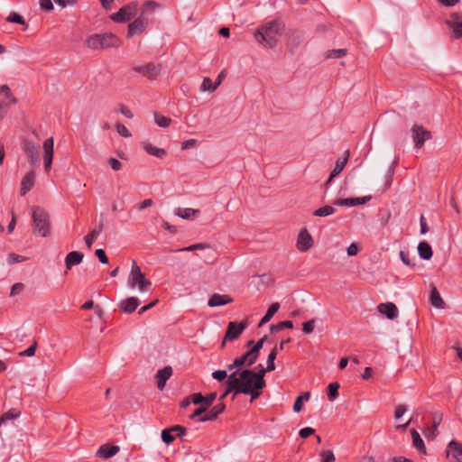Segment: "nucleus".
I'll use <instances>...</instances> for the list:
<instances>
[{
  "label": "nucleus",
  "instance_id": "obj_1",
  "mask_svg": "<svg viewBox=\"0 0 462 462\" xmlns=\"http://www.w3.org/2000/svg\"><path fill=\"white\" fill-rule=\"evenodd\" d=\"M265 380L256 376L254 371L245 369L242 372L235 371L230 374V390H236V393L249 394L251 401L257 399L265 387Z\"/></svg>",
  "mask_w": 462,
  "mask_h": 462
},
{
  "label": "nucleus",
  "instance_id": "obj_2",
  "mask_svg": "<svg viewBox=\"0 0 462 462\" xmlns=\"http://www.w3.org/2000/svg\"><path fill=\"white\" fill-rule=\"evenodd\" d=\"M284 29L283 23L274 20L259 27L254 32V38L263 47L273 48Z\"/></svg>",
  "mask_w": 462,
  "mask_h": 462
},
{
  "label": "nucleus",
  "instance_id": "obj_3",
  "mask_svg": "<svg viewBox=\"0 0 462 462\" xmlns=\"http://www.w3.org/2000/svg\"><path fill=\"white\" fill-rule=\"evenodd\" d=\"M32 233L46 237L51 234L50 215L40 207L32 208Z\"/></svg>",
  "mask_w": 462,
  "mask_h": 462
},
{
  "label": "nucleus",
  "instance_id": "obj_4",
  "mask_svg": "<svg viewBox=\"0 0 462 462\" xmlns=\"http://www.w3.org/2000/svg\"><path fill=\"white\" fill-rule=\"evenodd\" d=\"M86 44L92 50L117 48L121 45V41L117 36L111 32L96 33L90 35L86 40Z\"/></svg>",
  "mask_w": 462,
  "mask_h": 462
},
{
  "label": "nucleus",
  "instance_id": "obj_5",
  "mask_svg": "<svg viewBox=\"0 0 462 462\" xmlns=\"http://www.w3.org/2000/svg\"><path fill=\"white\" fill-rule=\"evenodd\" d=\"M127 282L131 289L137 288L140 291H147L152 286L151 281L145 278L135 261H133Z\"/></svg>",
  "mask_w": 462,
  "mask_h": 462
},
{
  "label": "nucleus",
  "instance_id": "obj_6",
  "mask_svg": "<svg viewBox=\"0 0 462 462\" xmlns=\"http://www.w3.org/2000/svg\"><path fill=\"white\" fill-rule=\"evenodd\" d=\"M138 2H131L121 7L116 13L110 14V19L118 23H123L131 21L134 18L138 12Z\"/></svg>",
  "mask_w": 462,
  "mask_h": 462
},
{
  "label": "nucleus",
  "instance_id": "obj_7",
  "mask_svg": "<svg viewBox=\"0 0 462 462\" xmlns=\"http://www.w3.org/2000/svg\"><path fill=\"white\" fill-rule=\"evenodd\" d=\"M149 25V19L145 16L144 13L142 12L133 22L127 26L126 37L132 38L135 35L143 34Z\"/></svg>",
  "mask_w": 462,
  "mask_h": 462
},
{
  "label": "nucleus",
  "instance_id": "obj_8",
  "mask_svg": "<svg viewBox=\"0 0 462 462\" xmlns=\"http://www.w3.org/2000/svg\"><path fill=\"white\" fill-rule=\"evenodd\" d=\"M21 148L28 157L31 164L36 166L39 162V144L27 137H23L22 139Z\"/></svg>",
  "mask_w": 462,
  "mask_h": 462
},
{
  "label": "nucleus",
  "instance_id": "obj_9",
  "mask_svg": "<svg viewBox=\"0 0 462 462\" xmlns=\"http://www.w3.org/2000/svg\"><path fill=\"white\" fill-rule=\"evenodd\" d=\"M0 94L4 95V97H0V120H2L7 115L10 105L16 104L17 99L13 96L7 85L0 87Z\"/></svg>",
  "mask_w": 462,
  "mask_h": 462
},
{
  "label": "nucleus",
  "instance_id": "obj_10",
  "mask_svg": "<svg viewBox=\"0 0 462 462\" xmlns=\"http://www.w3.org/2000/svg\"><path fill=\"white\" fill-rule=\"evenodd\" d=\"M411 131L414 146L417 149L421 148L426 141L432 138L431 133L425 129L422 125H414Z\"/></svg>",
  "mask_w": 462,
  "mask_h": 462
},
{
  "label": "nucleus",
  "instance_id": "obj_11",
  "mask_svg": "<svg viewBox=\"0 0 462 462\" xmlns=\"http://www.w3.org/2000/svg\"><path fill=\"white\" fill-rule=\"evenodd\" d=\"M132 69L151 80L155 79L161 73L162 66L153 62H149L144 65L134 66Z\"/></svg>",
  "mask_w": 462,
  "mask_h": 462
},
{
  "label": "nucleus",
  "instance_id": "obj_12",
  "mask_svg": "<svg viewBox=\"0 0 462 462\" xmlns=\"http://www.w3.org/2000/svg\"><path fill=\"white\" fill-rule=\"evenodd\" d=\"M245 328L246 323H236L233 321L229 322L227 325L226 335L221 343V347L223 348L225 346L226 341H232L234 339H236L243 333Z\"/></svg>",
  "mask_w": 462,
  "mask_h": 462
},
{
  "label": "nucleus",
  "instance_id": "obj_13",
  "mask_svg": "<svg viewBox=\"0 0 462 462\" xmlns=\"http://www.w3.org/2000/svg\"><path fill=\"white\" fill-rule=\"evenodd\" d=\"M313 246V238L306 228L300 231L297 238L296 247L300 252H307Z\"/></svg>",
  "mask_w": 462,
  "mask_h": 462
},
{
  "label": "nucleus",
  "instance_id": "obj_14",
  "mask_svg": "<svg viewBox=\"0 0 462 462\" xmlns=\"http://www.w3.org/2000/svg\"><path fill=\"white\" fill-rule=\"evenodd\" d=\"M53 145L54 140L52 137L46 139L43 142V162H44V169L47 172L50 171L53 161Z\"/></svg>",
  "mask_w": 462,
  "mask_h": 462
},
{
  "label": "nucleus",
  "instance_id": "obj_15",
  "mask_svg": "<svg viewBox=\"0 0 462 462\" xmlns=\"http://www.w3.org/2000/svg\"><path fill=\"white\" fill-rule=\"evenodd\" d=\"M371 199L370 196H365L360 198H349V199H337L333 201V205L338 207H355L358 205H364Z\"/></svg>",
  "mask_w": 462,
  "mask_h": 462
},
{
  "label": "nucleus",
  "instance_id": "obj_16",
  "mask_svg": "<svg viewBox=\"0 0 462 462\" xmlns=\"http://www.w3.org/2000/svg\"><path fill=\"white\" fill-rule=\"evenodd\" d=\"M303 42V33L297 30H291L288 33L287 46L290 51H293Z\"/></svg>",
  "mask_w": 462,
  "mask_h": 462
},
{
  "label": "nucleus",
  "instance_id": "obj_17",
  "mask_svg": "<svg viewBox=\"0 0 462 462\" xmlns=\"http://www.w3.org/2000/svg\"><path fill=\"white\" fill-rule=\"evenodd\" d=\"M172 375V368L171 365H166L162 369L157 371L155 378L157 387L162 390L165 387L167 380Z\"/></svg>",
  "mask_w": 462,
  "mask_h": 462
},
{
  "label": "nucleus",
  "instance_id": "obj_18",
  "mask_svg": "<svg viewBox=\"0 0 462 462\" xmlns=\"http://www.w3.org/2000/svg\"><path fill=\"white\" fill-rule=\"evenodd\" d=\"M226 409V405L224 402H219L215 405L211 410L207 411V413L198 419L199 422L211 421L217 418L219 414H221Z\"/></svg>",
  "mask_w": 462,
  "mask_h": 462
},
{
  "label": "nucleus",
  "instance_id": "obj_19",
  "mask_svg": "<svg viewBox=\"0 0 462 462\" xmlns=\"http://www.w3.org/2000/svg\"><path fill=\"white\" fill-rule=\"evenodd\" d=\"M139 306V300L136 297L126 298L119 303L118 307L124 313L131 314Z\"/></svg>",
  "mask_w": 462,
  "mask_h": 462
},
{
  "label": "nucleus",
  "instance_id": "obj_20",
  "mask_svg": "<svg viewBox=\"0 0 462 462\" xmlns=\"http://www.w3.org/2000/svg\"><path fill=\"white\" fill-rule=\"evenodd\" d=\"M233 301V298L227 294L214 293L208 300L209 307H219Z\"/></svg>",
  "mask_w": 462,
  "mask_h": 462
},
{
  "label": "nucleus",
  "instance_id": "obj_21",
  "mask_svg": "<svg viewBox=\"0 0 462 462\" xmlns=\"http://www.w3.org/2000/svg\"><path fill=\"white\" fill-rule=\"evenodd\" d=\"M120 448L118 446H111L109 444H104L99 447L97 451V457L105 459L110 458L119 452Z\"/></svg>",
  "mask_w": 462,
  "mask_h": 462
},
{
  "label": "nucleus",
  "instance_id": "obj_22",
  "mask_svg": "<svg viewBox=\"0 0 462 462\" xmlns=\"http://www.w3.org/2000/svg\"><path fill=\"white\" fill-rule=\"evenodd\" d=\"M377 309L381 314L385 315L389 319H394L398 316V309L392 302L381 303Z\"/></svg>",
  "mask_w": 462,
  "mask_h": 462
},
{
  "label": "nucleus",
  "instance_id": "obj_23",
  "mask_svg": "<svg viewBox=\"0 0 462 462\" xmlns=\"http://www.w3.org/2000/svg\"><path fill=\"white\" fill-rule=\"evenodd\" d=\"M84 254L78 251L69 253L65 258V265L67 270H71L75 265L79 264L83 260Z\"/></svg>",
  "mask_w": 462,
  "mask_h": 462
},
{
  "label": "nucleus",
  "instance_id": "obj_24",
  "mask_svg": "<svg viewBox=\"0 0 462 462\" xmlns=\"http://www.w3.org/2000/svg\"><path fill=\"white\" fill-rule=\"evenodd\" d=\"M35 174L32 171L28 172L22 180L20 194L21 196H24L29 190L32 189L34 184Z\"/></svg>",
  "mask_w": 462,
  "mask_h": 462
},
{
  "label": "nucleus",
  "instance_id": "obj_25",
  "mask_svg": "<svg viewBox=\"0 0 462 462\" xmlns=\"http://www.w3.org/2000/svg\"><path fill=\"white\" fill-rule=\"evenodd\" d=\"M349 152H346V156L343 159H338L336 162V165L333 169V171L330 173V176L326 182V188L330 184L333 178H335L337 175H338L345 168V165L346 164V162L348 160Z\"/></svg>",
  "mask_w": 462,
  "mask_h": 462
},
{
  "label": "nucleus",
  "instance_id": "obj_26",
  "mask_svg": "<svg viewBox=\"0 0 462 462\" xmlns=\"http://www.w3.org/2000/svg\"><path fill=\"white\" fill-rule=\"evenodd\" d=\"M142 147L150 155L157 158H164L166 156V151L162 148H158L149 142H143Z\"/></svg>",
  "mask_w": 462,
  "mask_h": 462
},
{
  "label": "nucleus",
  "instance_id": "obj_27",
  "mask_svg": "<svg viewBox=\"0 0 462 462\" xmlns=\"http://www.w3.org/2000/svg\"><path fill=\"white\" fill-rule=\"evenodd\" d=\"M199 209H193L189 208H178L175 209V215L183 219H192L199 215Z\"/></svg>",
  "mask_w": 462,
  "mask_h": 462
},
{
  "label": "nucleus",
  "instance_id": "obj_28",
  "mask_svg": "<svg viewBox=\"0 0 462 462\" xmlns=\"http://www.w3.org/2000/svg\"><path fill=\"white\" fill-rule=\"evenodd\" d=\"M433 424L430 429L425 432V435L428 439H434L437 436V428L440 424L442 420V413L434 412L432 414Z\"/></svg>",
  "mask_w": 462,
  "mask_h": 462
},
{
  "label": "nucleus",
  "instance_id": "obj_29",
  "mask_svg": "<svg viewBox=\"0 0 462 462\" xmlns=\"http://www.w3.org/2000/svg\"><path fill=\"white\" fill-rule=\"evenodd\" d=\"M104 228V223L101 221L97 227L94 228L85 236V243L88 249L92 247V245L96 238L102 233Z\"/></svg>",
  "mask_w": 462,
  "mask_h": 462
},
{
  "label": "nucleus",
  "instance_id": "obj_30",
  "mask_svg": "<svg viewBox=\"0 0 462 462\" xmlns=\"http://www.w3.org/2000/svg\"><path fill=\"white\" fill-rule=\"evenodd\" d=\"M418 253L423 260H430L432 257V249L428 242H420L418 245Z\"/></svg>",
  "mask_w": 462,
  "mask_h": 462
},
{
  "label": "nucleus",
  "instance_id": "obj_31",
  "mask_svg": "<svg viewBox=\"0 0 462 462\" xmlns=\"http://www.w3.org/2000/svg\"><path fill=\"white\" fill-rule=\"evenodd\" d=\"M430 303L432 306L438 309H444L445 308V302L442 300L439 292L438 291L436 287H432L430 291Z\"/></svg>",
  "mask_w": 462,
  "mask_h": 462
},
{
  "label": "nucleus",
  "instance_id": "obj_32",
  "mask_svg": "<svg viewBox=\"0 0 462 462\" xmlns=\"http://www.w3.org/2000/svg\"><path fill=\"white\" fill-rule=\"evenodd\" d=\"M279 309H280V304L278 302L273 303L267 310L265 315L262 318L261 321L259 322L258 327H262L263 325L269 322L271 320V319L273 317V315L279 310Z\"/></svg>",
  "mask_w": 462,
  "mask_h": 462
},
{
  "label": "nucleus",
  "instance_id": "obj_33",
  "mask_svg": "<svg viewBox=\"0 0 462 462\" xmlns=\"http://www.w3.org/2000/svg\"><path fill=\"white\" fill-rule=\"evenodd\" d=\"M411 439H412V445L414 448H416L418 450L423 452V453H426V448H425V445H424V442L422 440V439L420 438L419 432L412 429L411 430Z\"/></svg>",
  "mask_w": 462,
  "mask_h": 462
},
{
  "label": "nucleus",
  "instance_id": "obj_34",
  "mask_svg": "<svg viewBox=\"0 0 462 462\" xmlns=\"http://www.w3.org/2000/svg\"><path fill=\"white\" fill-rule=\"evenodd\" d=\"M335 212L336 208L334 207L326 205L315 210L313 215L316 217H328L334 214Z\"/></svg>",
  "mask_w": 462,
  "mask_h": 462
},
{
  "label": "nucleus",
  "instance_id": "obj_35",
  "mask_svg": "<svg viewBox=\"0 0 462 462\" xmlns=\"http://www.w3.org/2000/svg\"><path fill=\"white\" fill-rule=\"evenodd\" d=\"M277 355H278V346H274L271 350V352L267 357V366H266L267 371H273L275 369L274 360L276 359Z\"/></svg>",
  "mask_w": 462,
  "mask_h": 462
},
{
  "label": "nucleus",
  "instance_id": "obj_36",
  "mask_svg": "<svg viewBox=\"0 0 462 462\" xmlns=\"http://www.w3.org/2000/svg\"><path fill=\"white\" fill-rule=\"evenodd\" d=\"M340 385L337 382H334V383H330L328 386V398L329 401H334L337 398L338 396V389H339Z\"/></svg>",
  "mask_w": 462,
  "mask_h": 462
},
{
  "label": "nucleus",
  "instance_id": "obj_37",
  "mask_svg": "<svg viewBox=\"0 0 462 462\" xmlns=\"http://www.w3.org/2000/svg\"><path fill=\"white\" fill-rule=\"evenodd\" d=\"M293 328V323L292 321L291 320H284V321H282V322H279L277 324H273L271 327H270V330L272 333H275V332H278L283 328Z\"/></svg>",
  "mask_w": 462,
  "mask_h": 462
},
{
  "label": "nucleus",
  "instance_id": "obj_38",
  "mask_svg": "<svg viewBox=\"0 0 462 462\" xmlns=\"http://www.w3.org/2000/svg\"><path fill=\"white\" fill-rule=\"evenodd\" d=\"M154 121L158 126L164 128L168 127L171 123L170 117H166L159 113H154Z\"/></svg>",
  "mask_w": 462,
  "mask_h": 462
},
{
  "label": "nucleus",
  "instance_id": "obj_39",
  "mask_svg": "<svg viewBox=\"0 0 462 462\" xmlns=\"http://www.w3.org/2000/svg\"><path fill=\"white\" fill-rule=\"evenodd\" d=\"M175 436L173 431L171 430V427L162 430V440L166 444H171L174 441Z\"/></svg>",
  "mask_w": 462,
  "mask_h": 462
},
{
  "label": "nucleus",
  "instance_id": "obj_40",
  "mask_svg": "<svg viewBox=\"0 0 462 462\" xmlns=\"http://www.w3.org/2000/svg\"><path fill=\"white\" fill-rule=\"evenodd\" d=\"M217 84L213 83L209 78H205L203 79V82L201 85L202 91L213 92L217 89Z\"/></svg>",
  "mask_w": 462,
  "mask_h": 462
},
{
  "label": "nucleus",
  "instance_id": "obj_41",
  "mask_svg": "<svg viewBox=\"0 0 462 462\" xmlns=\"http://www.w3.org/2000/svg\"><path fill=\"white\" fill-rule=\"evenodd\" d=\"M6 21L9 22V23H18V24H22V25L25 24V21L23 18V16L18 14H16V13H14V12L11 13L6 17Z\"/></svg>",
  "mask_w": 462,
  "mask_h": 462
},
{
  "label": "nucleus",
  "instance_id": "obj_42",
  "mask_svg": "<svg viewBox=\"0 0 462 462\" xmlns=\"http://www.w3.org/2000/svg\"><path fill=\"white\" fill-rule=\"evenodd\" d=\"M226 391L223 393V394H221V396L219 397V402H223L224 399L229 394V393H233V396H232V399H235V397L238 394V393H236V390H230L229 391V387H230V374L228 375V378L226 382Z\"/></svg>",
  "mask_w": 462,
  "mask_h": 462
},
{
  "label": "nucleus",
  "instance_id": "obj_43",
  "mask_svg": "<svg viewBox=\"0 0 462 462\" xmlns=\"http://www.w3.org/2000/svg\"><path fill=\"white\" fill-rule=\"evenodd\" d=\"M400 258L402 260V262L407 265V266H411V267H414L415 266V263H413V258H411L409 254V253H405L403 251H401L400 252Z\"/></svg>",
  "mask_w": 462,
  "mask_h": 462
},
{
  "label": "nucleus",
  "instance_id": "obj_44",
  "mask_svg": "<svg viewBox=\"0 0 462 462\" xmlns=\"http://www.w3.org/2000/svg\"><path fill=\"white\" fill-rule=\"evenodd\" d=\"M322 462H335L336 457L332 450H323L320 452Z\"/></svg>",
  "mask_w": 462,
  "mask_h": 462
},
{
  "label": "nucleus",
  "instance_id": "obj_45",
  "mask_svg": "<svg viewBox=\"0 0 462 462\" xmlns=\"http://www.w3.org/2000/svg\"><path fill=\"white\" fill-rule=\"evenodd\" d=\"M116 131H117L118 134H120L121 136L126 137V138L132 136V134L129 132V130L124 125H122L120 123H116Z\"/></svg>",
  "mask_w": 462,
  "mask_h": 462
},
{
  "label": "nucleus",
  "instance_id": "obj_46",
  "mask_svg": "<svg viewBox=\"0 0 462 462\" xmlns=\"http://www.w3.org/2000/svg\"><path fill=\"white\" fill-rule=\"evenodd\" d=\"M160 7V5L152 0L145 1L143 5V12L144 11H155Z\"/></svg>",
  "mask_w": 462,
  "mask_h": 462
},
{
  "label": "nucleus",
  "instance_id": "obj_47",
  "mask_svg": "<svg viewBox=\"0 0 462 462\" xmlns=\"http://www.w3.org/2000/svg\"><path fill=\"white\" fill-rule=\"evenodd\" d=\"M207 409H208L207 407H205L204 405H201L200 407L196 409L192 414L189 415V419L195 420L198 421L199 418L203 417L202 414L207 411Z\"/></svg>",
  "mask_w": 462,
  "mask_h": 462
},
{
  "label": "nucleus",
  "instance_id": "obj_48",
  "mask_svg": "<svg viewBox=\"0 0 462 462\" xmlns=\"http://www.w3.org/2000/svg\"><path fill=\"white\" fill-rule=\"evenodd\" d=\"M346 54V49L332 50L328 54V58L337 59V58H341V57L345 56Z\"/></svg>",
  "mask_w": 462,
  "mask_h": 462
},
{
  "label": "nucleus",
  "instance_id": "obj_49",
  "mask_svg": "<svg viewBox=\"0 0 462 462\" xmlns=\"http://www.w3.org/2000/svg\"><path fill=\"white\" fill-rule=\"evenodd\" d=\"M258 356L259 354L254 352V350L249 349L247 351V366L253 365L256 362Z\"/></svg>",
  "mask_w": 462,
  "mask_h": 462
},
{
  "label": "nucleus",
  "instance_id": "obj_50",
  "mask_svg": "<svg viewBox=\"0 0 462 462\" xmlns=\"http://www.w3.org/2000/svg\"><path fill=\"white\" fill-rule=\"evenodd\" d=\"M208 247H209L208 244L199 243V244H194L192 245H189L188 247L179 249V251H193V250H198V249H205V248H208Z\"/></svg>",
  "mask_w": 462,
  "mask_h": 462
},
{
  "label": "nucleus",
  "instance_id": "obj_51",
  "mask_svg": "<svg viewBox=\"0 0 462 462\" xmlns=\"http://www.w3.org/2000/svg\"><path fill=\"white\" fill-rule=\"evenodd\" d=\"M315 319H310L302 324V330L306 334H310L314 330Z\"/></svg>",
  "mask_w": 462,
  "mask_h": 462
},
{
  "label": "nucleus",
  "instance_id": "obj_52",
  "mask_svg": "<svg viewBox=\"0 0 462 462\" xmlns=\"http://www.w3.org/2000/svg\"><path fill=\"white\" fill-rule=\"evenodd\" d=\"M37 348V342L34 341L31 346H29L26 350L20 353V356H32L35 354Z\"/></svg>",
  "mask_w": 462,
  "mask_h": 462
},
{
  "label": "nucleus",
  "instance_id": "obj_53",
  "mask_svg": "<svg viewBox=\"0 0 462 462\" xmlns=\"http://www.w3.org/2000/svg\"><path fill=\"white\" fill-rule=\"evenodd\" d=\"M191 402L196 404V405H199V404H202L204 405V396L199 393H193L189 396Z\"/></svg>",
  "mask_w": 462,
  "mask_h": 462
},
{
  "label": "nucleus",
  "instance_id": "obj_54",
  "mask_svg": "<svg viewBox=\"0 0 462 462\" xmlns=\"http://www.w3.org/2000/svg\"><path fill=\"white\" fill-rule=\"evenodd\" d=\"M212 377L216 379L218 382L223 381L226 377L228 378L226 371V370H217L212 373Z\"/></svg>",
  "mask_w": 462,
  "mask_h": 462
},
{
  "label": "nucleus",
  "instance_id": "obj_55",
  "mask_svg": "<svg viewBox=\"0 0 462 462\" xmlns=\"http://www.w3.org/2000/svg\"><path fill=\"white\" fill-rule=\"evenodd\" d=\"M407 411V408L404 404H399L396 406L394 411V418L399 420Z\"/></svg>",
  "mask_w": 462,
  "mask_h": 462
},
{
  "label": "nucleus",
  "instance_id": "obj_56",
  "mask_svg": "<svg viewBox=\"0 0 462 462\" xmlns=\"http://www.w3.org/2000/svg\"><path fill=\"white\" fill-rule=\"evenodd\" d=\"M217 398V393H209L204 396V406L209 407Z\"/></svg>",
  "mask_w": 462,
  "mask_h": 462
},
{
  "label": "nucleus",
  "instance_id": "obj_57",
  "mask_svg": "<svg viewBox=\"0 0 462 462\" xmlns=\"http://www.w3.org/2000/svg\"><path fill=\"white\" fill-rule=\"evenodd\" d=\"M171 430L173 431V434L175 433L179 437H182L186 431L187 429L180 425H174L171 427Z\"/></svg>",
  "mask_w": 462,
  "mask_h": 462
},
{
  "label": "nucleus",
  "instance_id": "obj_58",
  "mask_svg": "<svg viewBox=\"0 0 462 462\" xmlns=\"http://www.w3.org/2000/svg\"><path fill=\"white\" fill-rule=\"evenodd\" d=\"M448 447L457 452V455L462 456V444L456 440H451Z\"/></svg>",
  "mask_w": 462,
  "mask_h": 462
},
{
  "label": "nucleus",
  "instance_id": "obj_59",
  "mask_svg": "<svg viewBox=\"0 0 462 462\" xmlns=\"http://www.w3.org/2000/svg\"><path fill=\"white\" fill-rule=\"evenodd\" d=\"M315 433V430L310 427L303 428L300 430L299 435L300 438L306 439Z\"/></svg>",
  "mask_w": 462,
  "mask_h": 462
},
{
  "label": "nucleus",
  "instance_id": "obj_60",
  "mask_svg": "<svg viewBox=\"0 0 462 462\" xmlns=\"http://www.w3.org/2000/svg\"><path fill=\"white\" fill-rule=\"evenodd\" d=\"M95 254L102 263H108V258L103 249H97Z\"/></svg>",
  "mask_w": 462,
  "mask_h": 462
},
{
  "label": "nucleus",
  "instance_id": "obj_61",
  "mask_svg": "<svg viewBox=\"0 0 462 462\" xmlns=\"http://www.w3.org/2000/svg\"><path fill=\"white\" fill-rule=\"evenodd\" d=\"M359 247L356 243H352L346 249L347 254L349 256H355L358 254Z\"/></svg>",
  "mask_w": 462,
  "mask_h": 462
},
{
  "label": "nucleus",
  "instance_id": "obj_62",
  "mask_svg": "<svg viewBox=\"0 0 462 462\" xmlns=\"http://www.w3.org/2000/svg\"><path fill=\"white\" fill-rule=\"evenodd\" d=\"M23 289V284L21 282L14 283L11 288V296H15L19 294Z\"/></svg>",
  "mask_w": 462,
  "mask_h": 462
},
{
  "label": "nucleus",
  "instance_id": "obj_63",
  "mask_svg": "<svg viewBox=\"0 0 462 462\" xmlns=\"http://www.w3.org/2000/svg\"><path fill=\"white\" fill-rule=\"evenodd\" d=\"M452 30L456 38L462 37V23H455L452 26Z\"/></svg>",
  "mask_w": 462,
  "mask_h": 462
},
{
  "label": "nucleus",
  "instance_id": "obj_64",
  "mask_svg": "<svg viewBox=\"0 0 462 462\" xmlns=\"http://www.w3.org/2000/svg\"><path fill=\"white\" fill-rule=\"evenodd\" d=\"M108 162L114 171H119L122 168V163L117 159L110 158Z\"/></svg>",
  "mask_w": 462,
  "mask_h": 462
}]
</instances>
